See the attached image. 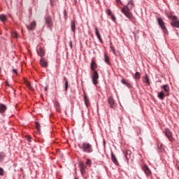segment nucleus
<instances>
[{"label": "nucleus", "mask_w": 179, "mask_h": 179, "mask_svg": "<svg viewBox=\"0 0 179 179\" xmlns=\"http://www.w3.org/2000/svg\"><path fill=\"white\" fill-rule=\"evenodd\" d=\"M35 125L37 131L40 133V131H41L40 123H38V122H36Z\"/></svg>", "instance_id": "obj_28"}, {"label": "nucleus", "mask_w": 179, "mask_h": 179, "mask_svg": "<svg viewBox=\"0 0 179 179\" xmlns=\"http://www.w3.org/2000/svg\"><path fill=\"white\" fill-rule=\"evenodd\" d=\"M111 159H112V161L113 162V163L115 164H118V161H117V158L115 157V155H114L113 154H112L111 155Z\"/></svg>", "instance_id": "obj_23"}, {"label": "nucleus", "mask_w": 179, "mask_h": 179, "mask_svg": "<svg viewBox=\"0 0 179 179\" xmlns=\"http://www.w3.org/2000/svg\"><path fill=\"white\" fill-rule=\"evenodd\" d=\"M26 139L28 142H31V137L30 136H27Z\"/></svg>", "instance_id": "obj_34"}, {"label": "nucleus", "mask_w": 179, "mask_h": 179, "mask_svg": "<svg viewBox=\"0 0 179 179\" xmlns=\"http://www.w3.org/2000/svg\"><path fill=\"white\" fill-rule=\"evenodd\" d=\"M106 13L109 15L111 16L113 13H111V10H107Z\"/></svg>", "instance_id": "obj_36"}, {"label": "nucleus", "mask_w": 179, "mask_h": 179, "mask_svg": "<svg viewBox=\"0 0 179 179\" xmlns=\"http://www.w3.org/2000/svg\"><path fill=\"white\" fill-rule=\"evenodd\" d=\"M124 157L126 158L127 162L129 163L131 156H132V152L131 150H126L124 152Z\"/></svg>", "instance_id": "obj_7"}, {"label": "nucleus", "mask_w": 179, "mask_h": 179, "mask_svg": "<svg viewBox=\"0 0 179 179\" xmlns=\"http://www.w3.org/2000/svg\"><path fill=\"white\" fill-rule=\"evenodd\" d=\"M70 47L72 48V42H70Z\"/></svg>", "instance_id": "obj_41"}, {"label": "nucleus", "mask_w": 179, "mask_h": 179, "mask_svg": "<svg viewBox=\"0 0 179 179\" xmlns=\"http://www.w3.org/2000/svg\"><path fill=\"white\" fill-rule=\"evenodd\" d=\"M110 16L112 20H113V22H115V17L113 15V14H112V15H110Z\"/></svg>", "instance_id": "obj_37"}, {"label": "nucleus", "mask_w": 179, "mask_h": 179, "mask_svg": "<svg viewBox=\"0 0 179 179\" xmlns=\"http://www.w3.org/2000/svg\"><path fill=\"white\" fill-rule=\"evenodd\" d=\"M0 20L1 22H6V15H3V14H1L0 15Z\"/></svg>", "instance_id": "obj_25"}, {"label": "nucleus", "mask_w": 179, "mask_h": 179, "mask_svg": "<svg viewBox=\"0 0 179 179\" xmlns=\"http://www.w3.org/2000/svg\"><path fill=\"white\" fill-rule=\"evenodd\" d=\"M104 61L106 64L110 65V59H108V56H107V55H104Z\"/></svg>", "instance_id": "obj_24"}, {"label": "nucleus", "mask_w": 179, "mask_h": 179, "mask_svg": "<svg viewBox=\"0 0 179 179\" xmlns=\"http://www.w3.org/2000/svg\"><path fill=\"white\" fill-rule=\"evenodd\" d=\"M5 111H6V106L3 103H0V113H3Z\"/></svg>", "instance_id": "obj_17"}, {"label": "nucleus", "mask_w": 179, "mask_h": 179, "mask_svg": "<svg viewBox=\"0 0 179 179\" xmlns=\"http://www.w3.org/2000/svg\"><path fill=\"white\" fill-rule=\"evenodd\" d=\"M168 17L169 19H171V20H173V22H171V24L173 26V27H179V21H177V16L169 15Z\"/></svg>", "instance_id": "obj_3"}, {"label": "nucleus", "mask_w": 179, "mask_h": 179, "mask_svg": "<svg viewBox=\"0 0 179 179\" xmlns=\"http://www.w3.org/2000/svg\"><path fill=\"white\" fill-rule=\"evenodd\" d=\"M47 90H48V87H45V91H47Z\"/></svg>", "instance_id": "obj_40"}, {"label": "nucleus", "mask_w": 179, "mask_h": 179, "mask_svg": "<svg viewBox=\"0 0 179 179\" xmlns=\"http://www.w3.org/2000/svg\"><path fill=\"white\" fill-rule=\"evenodd\" d=\"M95 34L97 37V38L99 40V41L101 43V35H100V33L99 32V30L97 29V27H95Z\"/></svg>", "instance_id": "obj_16"}, {"label": "nucleus", "mask_w": 179, "mask_h": 179, "mask_svg": "<svg viewBox=\"0 0 179 179\" xmlns=\"http://www.w3.org/2000/svg\"><path fill=\"white\" fill-rule=\"evenodd\" d=\"M144 83H146L147 85H150V82L149 81V78H148V75H145L144 77Z\"/></svg>", "instance_id": "obj_26"}, {"label": "nucleus", "mask_w": 179, "mask_h": 179, "mask_svg": "<svg viewBox=\"0 0 179 179\" xmlns=\"http://www.w3.org/2000/svg\"><path fill=\"white\" fill-rule=\"evenodd\" d=\"M157 22H158L159 26L161 27L164 33L165 34H167L168 33L167 28L166 27V25L164 24V22H163V20L161 17L157 18Z\"/></svg>", "instance_id": "obj_4"}, {"label": "nucleus", "mask_w": 179, "mask_h": 179, "mask_svg": "<svg viewBox=\"0 0 179 179\" xmlns=\"http://www.w3.org/2000/svg\"><path fill=\"white\" fill-rule=\"evenodd\" d=\"M45 23L48 27H51V26H52V20L51 19V17H46Z\"/></svg>", "instance_id": "obj_11"}, {"label": "nucleus", "mask_w": 179, "mask_h": 179, "mask_svg": "<svg viewBox=\"0 0 179 179\" xmlns=\"http://www.w3.org/2000/svg\"><path fill=\"white\" fill-rule=\"evenodd\" d=\"M134 78L135 79H141V73L136 72Z\"/></svg>", "instance_id": "obj_31"}, {"label": "nucleus", "mask_w": 179, "mask_h": 179, "mask_svg": "<svg viewBox=\"0 0 179 179\" xmlns=\"http://www.w3.org/2000/svg\"><path fill=\"white\" fill-rule=\"evenodd\" d=\"M25 85L27 86L28 89H30V90L33 89V87H31V84H30L28 80H25Z\"/></svg>", "instance_id": "obj_27"}, {"label": "nucleus", "mask_w": 179, "mask_h": 179, "mask_svg": "<svg viewBox=\"0 0 179 179\" xmlns=\"http://www.w3.org/2000/svg\"><path fill=\"white\" fill-rule=\"evenodd\" d=\"M37 54L39 55V57H44L45 55V51H44V49L43 48H39V49L37 50Z\"/></svg>", "instance_id": "obj_12"}, {"label": "nucleus", "mask_w": 179, "mask_h": 179, "mask_svg": "<svg viewBox=\"0 0 179 179\" xmlns=\"http://www.w3.org/2000/svg\"><path fill=\"white\" fill-rule=\"evenodd\" d=\"M162 89H164V93L166 94H167V93H169V92H170V87H169V85H163Z\"/></svg>", "instance_id": "obj_20"}, {"label": "nucleus", "mask_w": 179, "mask_h": 179, "mask_svg": "<svg viewBox=\"0 0 179 179\" xmlns=\"http://www.w3.org/2000/svg\"><path fill=\"white\" fill-rule=\"evenodd\" d=\"M86 164H87V166H90V165L92 164V160L87 159V162H86Z\"/></svg>", "instance_id": "obj_35"}, {"label": "nucleus", "mask_w": 179, "mask_h": 179, "mask_svg": "<svg viewBox=\"0 0 179 179\" xmlns=\"http://www.w3.org/2000/svg\"><path fill=\"white\" fill-rule=\"evenodd\" d=\"M122 83H123V85H125L129 88L132 87L131 83H129V82H128V80L126 79L122 80Z\"/></svg>", "instance_id": "obj_19"}, {"label": "nucleus", "mask_w": 179, "mask_h": 179, "mask_svg": "<svg viewBox=\"0 0 179 179\" xmlns=\"http://www.w3.org/2000/svg\"><path fill=\"white\" fill-rule=\"evenodd\" d=\"M55 106L56 107L57 111H59V108H60V107H59V102L55 101Z\"/></svg>", "instance_id": "obj_30"}, {"label": "nucleus", "mask_w": 179, "mask_h": 179, "mask_svg": "<svg viewBox=\"0 0 179 179\" xmlns=\"http://www.w3.org/2000/svg\"><path fill=\"white\" fill-rule=\"evenodd\" d=\"M79 167L80 169L81 173L85 174L86 170V166L85 165V164L83 162H80Z\"/></svg>", "instance_id": "obj_10"}, {"label": "nucleus", "mask_w": 179, "mask_h": 179, "mask_svg": "<svg viewBox=\"0 0 179 179\" xmlns=\"http://www.w3.org/2000/svg\"><path fill=\"white\" fill-rule=\"evenodd\" d=\"M75 179H78V178H76Z\"/></svg>", "instance_id": "obj_43"}, {"label": "nucleus", "mask_w": 179, "mask_h": 179, "mask_svg": "<svg viewBox=\"0 0 179 179\" xmlns=\"http://www.w3.org/2000/svg\"><path fill=\"white\" fill-rule=\"evenodd\" d=\"M11 36L14 38H17V37H19V35L17 34V32H12Z\"/></svg>", "instance_id": "obj_32"}, {"label": "nucleus", "mask_w": 179, "mask_h": 179, "mask_svg": "<svg viewBox=\"0 0 179 179\" xmlns=\"http://www.w3.org/2000/svg\"><path fill=\"white\" fill-rule=\"evenodd\" d=\"M166 96H169V93L166 94L164 92H161L158 93V97L159 99H160V100H164Z\"/></svg>", "instance_id": "obj_14"}, {"label": "nucleus", "mask_w": 179, "mask_h": 179, "mask_svg": "<svg viewBox=\"0 0 179 179\" xmlns=\"http://www.w3.org/2000/svg\"><path fill=\"white\" fill-rule=\"evenodd\" d=\"M143 170L146 176H150L152 174V171H150V169H149V167H148V166L146 165H144L143 166Z\"/></svg>", "instance_id": "obj_9"}, {"label": "nucleus", "mask_w": 179, "mask_h": 179, "mask_svg": "<svg viewBox=\"0 0 179 179\" xmlns=\"http://www.w3.org/2000/svg\"><path fill=\"white\" fill-rule=\"evenodd\" d=\"M13 73H15L16 75H17V70L13 69Z\"/></svg>", "instance_id": "obj_39"}, {"label": "nucleus", "mask_w": 179, "mask_h": 179, "mask_svg": "<svg viewBox=\"0 0 179 179\" xmlns=\"http://www.w3.org/2000/svg\"><path fill=\"white\" fill-rule=\"evenodd\" d=\"M84 100H85V103L87 107H89L90 106V102H89V99L86 96V95L84 96Z\"/></svg>", "instance_id": "obj_22"}, {"label": "nucleus", "mask_w": 179, "mask_h": 179, "mask_svg": "<svg viewBox=\"0 0 179 179\" xmlns=\"http://www.w3.org/2000/svg\"><path fill=\"white\" fill-rule=\"evenodd\" d=\"M134 6H135V4H134V1L130 0L127 5L121 8V12L124 14L127 19H129V20L131 21L135 20V17H134L132 13L130 12V10L134 9Z\"/></svg>", "instance_id": "obj_1"}, {"label": "nucleus", "mask_w": 179, "mask_h": 179, "mask_svg": "<svg viewBox=\"0 0 179 179\" xmlns=\"http://www.w3.org/2000/svg\"><path fill=\"white\" fill-rule=\"evenodd\" d=\"M71 31L75 33V31L76 30V24H75V22H71Z\"/></svg>", "instance_id": "obj_21"}, {"label": "nucleus", "mask_w": 179, "mask_h": 179, "mask_svg": "<svg viewBox=\"0 0 179 179\" xmlns=\"http://www.w3.org/2000/svg\"><path fill=\"white\" fill-rule=\"evenodd\" d=\"M64 82H65L64 89H65V91L66 92L68 90V80H66V78H64Z\"/></svg>", "instance_id": "obj_29"}, {"label": "nucleus", "mask_w": 179, "mask_h": 179, "mask_svg": "<svg viewBox=\"0 0 179 179\" xmlns=\"http://www.w3.org/2000/svg\"><path fill=\"white\" fill-rule=\"evenodd\" d=\"M92 79L93 84L95 85H97L98 83L97 80H99V73H97V71H94L92 73Z\"/></svg>", "instance_id": "obj_6"}, {"label": "nucleus", "mask_w": 179, "mask_h": 179, "mask_svg": "<svg viewBox=\"0 0 179 179\" xmlns=\"http://www.w3.org/2000/svg\"><path fill=\"white\" fill-rule=\"evenodd\" d=\"M96 68H97V64H96V62H94V60H92V63H91L92 71H93V72H94V71H96Z\"/></svg>", "instance_id": "obj_18"}, {"label": "nucleus", "mask_w": 179, "mask_h": 179, "mask_svg": "<svg viewBox=\"0 0 179 179\" xmlns=\"http://www.w3.org/2000/svg\"><path fill=\"white\" fill-rule=\"evenodd\" d=\"M110 50L115 55V48L113 46H110Z\"/></svg>", "instance_id": "obj_33"}, {"label": "nucleus", "mask_w": 179, "mask_h": 179, "mask_svg": "<svg viewBox=\"0 0 179 179\" xmlns=\"http://www.w3.org/2000/svg\"><path fill=\"white\" fill-rule=\"evenodd\" d=\"M28 30H34L36 29V22H31L29 25H27Z\"/></svg>", "instance_id": "obj_13"}, {"label": "nucleus", "mask_w": 179, "mask_h": 179, "mask_svg": "<svg viewBox=\"0 0 179 179\" xmlns=\"http://www.w3.org/2000/svg\"><path fill=\"white\" fill-rule=\"evenodd\" d=\"M165 135L170 142H174V137L173 136V133L170 129H165Z\"/></svg>", "instance_id": "obj_5"}, {"label": "nucleus", "mask_w": 179, "mask_h": 179, "mask_svg": "<svg viewBox=\"0 0 179 179\" xmlns=\"http://www.w3.org/2000/svg\"><path fill=\"white\" fill-rule=\"evenodd\" d=\"M78 148L83 150V152L85 153H92L93 152V146L87 142H84L81 145L79 144Z\"/></svg>", "instance_id": "obj_2"}, {"label": "nucleus", "mask_w": 179, "mask_h": 179, "mask_svg": "<svg viewBox=\"0 0 179 179\" xmlns=\"http://www.w3.org/2000/svg\"><path fill=\"white\" fill-rule=\"evenodd\" d=\"M0 176H3V169L0 168Z\"/></svg>", "instance_id": "obj_38"}, {"label": "nucleus", "mask_w": 179, "mask_h": 179, "mask_svg": "<svg viewBox=\"0 0 179 179\" xmlns=\"http://www.w3.org/2000/svg\"><path fill=\"white\" fill-rule=\"evenodd\" d=\"M0 72H1V68H0Z\"/></svg>", "instance_id": "obj_42"}, {"label": "nucleus", "mask_w": 179, "mask_h": 179, "mask_svg": "<svg viewBox=\"0 0 179 179\" xmlns=\"http://www.w3.org/2000/svg\"><path fill=\"white\" fill-rule=\"evenodd\" d=\"M40 65L42 66V68H47V66H48V63L44 61V58H41L40 60Z\"/></svg>", "instance_id": "obj_15"}, {"label": "nucleus", "mask_w": 179, "mask_h": 179, "mask_svg": "<svg viewBox=\"0 0 179 179\" xmlns=\"http://www.w3.org/2000/svg\"><path fill=\"white\" fill-rule=\"evenodd\" d=\"M108 101L111 108H115V107H117V105L115 104V102L113 98H108Z\"/></svg>", "instance_id": "obj_8"}]
</instances>
